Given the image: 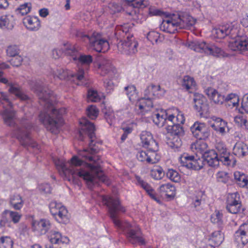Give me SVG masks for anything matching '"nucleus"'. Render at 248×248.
<instances>
[{"mask_svg":"<svg viewBox=\"0 0 248 248\" xmlns=\"http://www.w3.org/2000/svg\"><path fill=\"white\" fill-rule=\"evenodd\" d=\"M48 238L52 244H67L69 242V238L62 234L59 232L51 230L48 234Z\"/></svg>","mask_w":248,"mask_h":248,"instance_id":"cd10ccee","label":"nucleus"},{"mask_svg":"<svg viewBox=\"0 0 248 248\" xmlns=\"http://www.w3.org/2000/svg\"><path fill=\"white\" fill-rule=\"evenodd\" d=\"M160 38V34L155 31H151L149 32L147 35V38L153 44L157 43Z\"/></svg>","mask_w":248,"mask_h":248,"instance_id":"13d9d810","label":"nucleus"},{"mask_svg":"<svg viewBox=\"0 0 248 248\" xmlns=\"http://www.w3.org/2000/svg\"><path fill=\"white\" fill-rule=\"evenodd\" d=\"M223 240L224 235L220 231L214 232L211 233L209 238V240L217 246L220 245L223 241Z\"/></svg>","mask_w":248,"mask_h":248,"instance_id":"58836bf2","label":"nucleus"},{"mask_svg":"<svg viewBox=\"0 0 248 248\" xmlns=\"http://www.w3.org/2000/svg\"><path fill=\"white\" fill-rule=\"evenodd\" d=\"M31 128V126L30 124L23 125L21 127H18L14 131L13 136L18 139L23 145H30L31 141L30 137Z\"/></svg>","mask_w":248,"mask_h":248,"instance_id":"4468645a","label":"nucleus"},{"mask_svg":"<svg viewBox=\"0 0 248 248\" xmlns=\"http://www.w3.org/2000/svg\"><path fill=\"white\" fill-rule=\"evenodd\" d=\"M239 101V97L235 93L229 94L225 97L224 102L225 105L231 108L237 107L238 105Z\"/></svg>","mask_w":248,"mask_h":248,"instance_id":"c9c22d12","label":"nucleus"},{"mask_svg":"<svg viewBox=\"0 0 248 248\" xmlns=\"http://www.w3.org/2000/svg\"><path fill=\"white\" fill-rule=\"evenodd\" d=\"M233 154L239 157H244L248 154V146L242 141L237 142L233 148Z\"/></svg>","mask_w":248,"mask_h":248,"instance_id":"7c9ffc66","label":"nucleus"},{"mask_svg":"<svg viewBox=\"0 0 248 248\" xmlns=\"http://www.w3.org/2000/svg\"><path fill=\"white\" fill-rule=\"evenodd\" d=\"M102 111L104 113L105 118L108 123L111 125L115 121V115L113 111L111 108H107L105 107L102 108Z\"/></svg>","mask_w":248,"mask_h":248,"instance_id":"09e8293b","label":"nucleus"},{"mask_svg":"<svg viewBox=\"0 0 248 248\" xmlns=\"http://www.w3.org/2000/svg\"><path fill=\"white\" fill-rule=\"evenodd\" d=\"M12 57V58L10 60V62L13 66H18L21 64L22 58L20 56H16Z\"/></svg>","mask_w":248,"mask_h":248,"instance_id":"e2e57ef3","label":"nucleus"},{"mask_svg":"<svg viewBox=\"0 0 248 248\" xmlns=\"http://www.w3.org/2000/svg\"><path fill=\"white\" fill-rule=\"evenodd\" d=\"M165 93V90L161 88L159 85H150L145 91L146 96H148L152 100L153 98L162 97Z\"/></svg>","mask_w":248,"mask_h":248,"instance_id":"393cba45","label":"nucleus"},{"mask_svg":"<svg viewBox=\"0 0 248 248\" xmlns=\"http://www.w3.org/2000/svg\"><path fill=\"white\" fill-rule=\"evenodd\" d=\"M217 92H218L216 89L211 87L207 88L205 90L206 94L211 100H212L213 97H214Z\"/></svg>","mask_w":248,"mask_h":248,"instance_id":"338daca9","label":"nucleus"},{"mask_svg":"<svg viewBox=\"0 0 248 248\" xmlns=\"http://www.w3.org/2000/svg\"><path fill=\"white\" fill-rule=\"evenodd\" d=\"M10 204L13 208L19 210L23 207L24 202L19 195L15 194L10 198Z\"/></svg>","mask_w":248,"mask_h":248,"instance_id":"e433bc0d","label":"nucleus"},{"mask_svg":"<svg viewBox=\"0 0 248 248\" xmlns=\"http://www.w3.org/2000/svg\"><path fill=\"white\" fill-rule=\"evenodd\" d=\"M179 160L182 166L188 169L199 170L203 167V159L197 155L194 157L184 154L179 157Z\"/></svg>","mask_w":248,"mask_h":248,"instance_id":"9b49d317","label":"nucleus"},{"mask_svg":"<svg viewBox=\"0 0 248 248\" xmlns=\"http://www.w3.org/2000/svg\"><path fill=\"white\" fill-rule=\"evenodd\" d=\"M126 94L131 102H135L138 99V95L136 87L134 85H129L125 87Z\"/></svg>","mask_w":248,"mask_h":248,"instance_id":"37998d69","label":"nucleus"},{"mask_svg":"<svg viewBox=\"0 0 248 248\" xmlns=\"http://www.w3.org/2000/svg\"><path fill=\"white\" fill-rule=\"evenodd\" d=\"M104 97L102 93H98L96 90H89L88 93V99L91 102H98Z\"/></svg>","mask_w":248,"mask_h":248,"instance_id":"79ce46f5","label":"nucleus"},{"mask_svg":"<svg viewBox=\"0 0 248 248\" xmlns=\"http://www.w3.org/2000/svg\"><path fill=\"white\" fill-rule=\"evenodd\" d=\"M38 188L42 194L46 195L50 194L52 191V188L47 183L42 184L39 185Z\"/></svg>","mask_w":248,"mask_h":248,"instance_id":"680f3d73","label":"nucleus"},{"mask_svg":"<svg viewBox=\"0 0 248 248\" xmlns=\"http://www.w3.org/2000/svg\"><path fill=\"white\" fill-rule=\"evenodd\" d=\"M65 53L71 56L73 60L77 61L78 64L84 66L86 69L84 70L79 68L77 73V78H84L86 77L87 76V70L93 61V56L90 55L85 54H80L79 56H77V52L74 48L67 49Z\"/></svg>","mask_w":248,"mask_h":248,"instance_id":"0eeeda50","label":"nucleus"},{"mask_svg":"<svg viewBox=\"0 0 248 248\" xmlns=\"http://www.w3.org/2000/svg\"><path fill=\"white\" fill-rule=\"evenodd\" d=\"M39 99L45 102V110L39 115L40 121L51 133L57 134L63 123L62 116L66 112L65 108L57 110L54 107L53 102L55 97L52 91L47 88L36 91Z\"/></svg>","mask_w":248,"mask_h":248,"instance_id":"20e7f679","label":"nucleus"},{"mask_svg":"<svg viewBox=\"0 0 248 248\" xmlns=\"http://www.w3.org/2000/svg\"><path fill=\"white\" fill-rule=\"evenodd\" d=\"M136 121V119L132 118L124 122L122 124V129L124 131L131 133L137 126Z\"/></svg>","mask_w":248,"mask_h":248,"instance_id":"ea45409f","label":"nucleus"},{"mask_svg":"<svg viewBox=\"0 0 248 248\" xmlns=\"http://www.w3.org/2000/svg\"><path fill=\"white\" fill-rule=\"evenodd\" d=\"M235 183L240 187H247L248 185V175L241 171H236L233 173Z\"/></svg>","mask_w":248,"mask_h":248,"instance_id":"c756f323","label":"nucleus"},{"mask_svg":"<svg viewBox=\"0 0 248 248\" xmlns=\"http://www.w3.org/2000/svg\"><path fill=\"white\" fill-rule=\"evenodd\" d=\"M77 35L84 41H89L90 46L96 52L105 53L109 48L108 42L102 39L101 34L98 32L94 31L91 35H89L79 32Z\"/></svg>","mask_w":248,"mask_h":248,"instance_id":"423d86ee","label":"nucleus"},{"mask_svg":"<svg viewBox=\"0 0 248 248\" xmlns=\"http://www.w3.org/2000/svg\"><path fill=\"white\" fill-rule=\"evenodd\" d=\"M188 26L189 25L179 16L174 15L171 17L163 20L160 26V28L163 31L174 33L178 28H184Z\"/></svg>","mask_w":248,"mask_h":248,"instance_id":"6e6552de","label":"nucleus"},{"mask_svg":"<svg viewBox=\"0 0 248 248\" xmlns=\"http://www.w3.org/2000/svg\"><path fill=\"white\" fill-rule=\"evenodd\" d=\"M193 135L198 139L205 140L209 135L206 126L204 123L195 122L190 127Z\"/></svg>","mask_w":248,"mask_h":248,"instance_id":"a211bd4d","label":"nucleus"},{"mask_svg":"<svg viewBox=\"0 0 248 248\" xmlns=\"http://www.w3.org/2000/svg\"><path fill=\"white\" fill-rule=\"evenodd\" d=\"M50 76H53L54 78H73L74 77L73 74L69 70H64L63 69H60L57 70L56 71H53Z\"/></svg>","mask_w":248,"mask_h":248,"instance_id":"a18cd8bd","label":"nucleus"},{"mask_svg":"<svg viewBox=\"0 0 248 248\" xmlns=\"http://www.w3.org/2000/svg\"><path fill=\"white\" fill-rule=\"evenodd\" d=\"M153 119L154 123L158 127H163L167 124L166 129L170 134L169 145L174 149L180 147L182 144V138L185 135L184 128L180 125L185 122L184 113L175 108L166 110L161 109L154 115Z\"/></svg>","mask_w":248,"mask_h":248,"instance_id":"f03ea898","label":"nucleus"},{"mask_svg":"<svg viewBox=\"0 0 248 248\" xmlns=\"http://www.w3.org/2000/svg\"><path fill=\"white\" fill-rule=\"evenodd\" d=\"M217 180L218 182L223 183H228L230 179L229 173L225 171H220L216 174Z\"/></svg>","mask_w":248,"mask_h":248,"instance_id":"864d4df0","label":"nucleus"},{"mask_svg":"<svg viewBox=\"0 0 248 248\" xmlns=\"http://www.w3.org/2000/svg\"><path fill=\"white\" fill-rule=\"evenodd\" d=\"M224 100L225 97L217 92L212 101L215 104H221L224 102Z\"/></svg>","mask_w":248,"mask_h":248,"instance_id":"0e129e2a","label":"nucleus"},{"mask_svg":"<svg viewBox=\"0 0 248 248\" xmlns=\"http://www.w3.org/2000/svg\"><path fill=\"white\" fill-rule=\"evenodd\" d=\"M132 25L131 24H124L117 26L115 29V34L117 38L121 40L118 44V50L126 55L134 54L138 51V42L131 33Z\"/></svg>","mask_w":248,"mask_h":248,"instance_id":"39448f33","label":"nucleus"},{"mask_svg":"<svg viewBox=\"0 0 248 248\" xmlns=\"http://www.w3.org/2000/svg\"><path fill=\"white\" fill-rule=\"evenodd\" d=\"M151 177L155 180H160L164 175L163 169L160 166H155L150 172Z\"/></svg>","mask_w":248,"mask_h":248,"instance_id":"de8ad7c7","label":"nucleus"},{"mask_svg":"<svg viewBox=\"0 0 248 248\" xmlns=\"http://www.w3.org/2000/svg\"><path fill=\"white\" fill-rule=\"evenodd\" d=\"M0 102L7 106V108L3 107V111L1 113L5 123L9 126L14 125L15 120V112L12 110L11 102H9L6 95L3 92H0Z\"/></svg>","mask_w":248,"mask_h":248,"instance_id":"9d476101","label":"nucleus"},{"mask_svg":"<svg viewBox=\"0 0 248 248\" xmlns=\"http://www.w3.org/2000/svg\"><path fill=\"white\" fill-rule=\"evenodd\" d=\"M23 23L26 28L31 31H37L40 27V21L34 16H27L23 19Z\"/></svg>","mask_w":248,"mask_h":248,"instance_id":"b1692460","label":"nucleus"},{"mask_svg":"<svg viewBox=\"0 0 248 248\" xmlns=\"http://www.w3.org/2000/svg\"><path fill=\"white\" fill-rule=\"evenodd\" d=\"M207 44L204 41H192L188 44V47L194 51L205 54Z\"/></svg>","mask_w":248,"mask_h":248,"instance_id":"2f4dec72","label":"nucleus"},{"mask_svg":"<svg viewBox=\"0 0 248 248\" xmlns=\"http://www.w3.org/2000/svg\"><path fill=\"white\" fill-rule=\"evenodd\" d=\"M234 122L237 126L248 132V121L245 115L239 114L236 116L234 118Z\"/></svg>","mask_w":248,"mask_h":248,"instance_id":"f704fd0d","label":"nucleus"},{"mask_svg":"<svg viewBox=\"0 0 248 248\" xmlns=\"http://www.w3.org/2000/svg\"><path fill=\"white\" fill-rule=\"evenodd\" d=\"M182 86L187 91L196 89V82L194 78H181Z\"/></svg>","mask_w":248,"mask_h":248,"instance_id":"49530a36","label":"nucleus"},{"mask_svg":"<svg viewBox=\"0 0 248 248\" xmlns=\"http://www.w3.org/2000/svg\"><path fill=\"white\" fill-rule=\"evenodd\" d=\"M194 107L199 112L203 111L206 108V99L201 94L196 93L193 99Z\"/></svg>","mask_w":248,"mask_h":248,"instance_id":"473e14b6","label":"nucleus"},{"mask_svg":"<svg viewBox=\"0 0 248 248\" xmlns=\"http://www.w3.org/2000/svg\"><path fill=\"white\" fill-rule=\"evenodd\" d=\"M205 54L212 55L214 57H226V54L220 47L217 46L214 44H207Z\"/></svg>","mask_w":248,"mask_h":248,"instance_id":"c85d7f7f","label":"nucleus"},{"mask_svg":"<svg viewBox=\"0 0 248 248\" xmlns=\"http://www.w3.org/2000/svg\"><path fill=\"white\" fill-rule=\"evenodd\" d=\"M7 55L10 57L19 56L20 49L18 46L16 45H11L7 47L6 50Z\"/></svg>","mask_w":248,"mask_h":248,"instance_id":"4d7b16f0","label":"nucleus"},{"mask_svg":"<svg viewBox=\"0 0 248 248\" xmlns=\"http://www.w3.org/2000/svg\"><path fill=\"white\" fill-rule=\"evenodd\" d=\"M14 26V23L12 17L7 16H0V28L12 30Z\"/></svg>","mask_w":248,"mask_h":248,"instance_id":"4c0bfd02","label":"nucleus"},{"mask_svg":"<svg viewBox=\"0 0 248 248\" xmlns=\"http://www.w3.org/2000/svg\"><path fill=\"white\" fill-rule=\"evenodd\" d=\"M166 175L169 179L174 182L178 183L180 181V175L175 170L173 169H169L166 173Z\"/></svg>","mask_w":248,"mask_h":248,"instance_id":"603ef678","label":"nucleus"},{"mask_svg":"<svg viewBox=\"0 0 248 248\" xmlns=\"http://www.w3.org/2000/svg\"><path fill=\"white\" fill-rule=\"evenodd\" d=\"M234 242L240 247H243L248 244V224L244 223L240 225L234 234Z\"/></svg>","mask_w":248,"mask_h":248,"instance_id":"2eb2a0df","label":"nucleus"},{"mask_svg":"<svg viewBox=\"0 0 248 248\" xmlns=\"http://www.w3.org/2000/svg\"><path fill=\"white\" fill-rule=\"evenodd\" d=\"M138 184L148 193L151 198L155 199V196L154 194V190L148 183L140 178L138 179Z\"/></svg>","mask_w":248,"mask_h":248,"instance_id":"8fccbe9b","label":"nucleus"},{"mask_svg":"<svg viewBox=\"0 0 248 248\" xmlns=\"http://www.w3.org/2000/svg\"><path fill=\"white\" fill-rule=\"evenodd\" d=\"M101 199L103 203L108 207L110 217L115 226L125 234L128 241L133 245H144L145 241L138 228L119 218L118 214L125 212L124 207L120 204L119 199L108 196H102Z\"/></svg>","mask_w":248,"mask_h":248,"instance_id":"7ed1b4c3","label":"nucleus"},{"mask_svg":"<svg viewBox=\"0 0 248 248\" xmlns=\"http://www.w3.org/2000/svg\"><path fill=\"white\" fill-rule=\"evenodd\" d=\"M140 140L144 147L152 150H157V143L154 140L153 135L150 132L142 131L140 134Z\"/></svg>","mask_w":248,"mask_h":248,"instance_id":"5701e85b","label":"nucleus"},{"mask_svg":"<svg viewBox=\"0 0 248 248\" xmlns=\"http://www.w3.org/2000/svg\"><path fill=\"white\" fill-rule=\"evenodd\" d=\"M4 213L9 214L10 217L14 223H17L21 219V215L17 212L6 210Z\"/></svg>","mask_w":248,"mask_h":248,"instance_id":"bf43d9fd","label":"nucleus"},{"mask_svg":"<svg viewBox=\"0 0 248 248\" xmlns=\"http://www.w3.org/2000/svg\"><path fill=\"white\" fill-rule=\"evenodd\" d=\"M111 67V63L109 60L104 59L99 65V68L101 70L106 69L108 71Z\"/></svg>","mask_w":248,"mask_h":248,"instance_id":"69168bd1","label":"nucleus"},{"mask_svg":"<svg viewBox=\"0 0 248 248\" xmlns=\"http://www.w3.org/2000/svg\"><path fill=\"white\" fill-rule=\"evenodd\" d=\"M159 191L162 194L169 197H173L175 194V187L169 183L161 185L159 187Z\"/></svg>","mask_w":248,"mask_h":248,"instance_id":"72a5a7b5","label":"nucleus"},{"mask_svg":"<svg viewBox=\"0 0 248 248\" xmlns=\"http://www.w3.org/2000/svg\"><path fill=\"white\" fill-rule=\"evenodd\" d=\"M241 108L246 112H248V93L245 94L243 97Z\"/></svg>","mask_w":248,"mask_h":248,"instance_id":"774afa93","label":"nucleus"},{"mask_svg":"<svg viewBox=\"0 0 248 248\" xmlns=\"http://www.w3.org/2000/svg\"><path fill=\"white\" fill-rule=\"evenodd\" d=\"M13 243L9 236H3L0 237V248H12Z\"/></svg>","mask_w":248,"mask_h":248,"instance_id":"3c124183","label":"nucleus"},{"mask_svg":"<svg viewBox=\"0 0 248 248\" xmlns=\"http://www.w3.org/2000/svg\"><path fill=\"white\" fill-rule=\"evenodd\" d=\"M228 46L232 51H248V37H238L230 41Z\"/></svg>","mask_w":248,"mask_h":248,"instance_id":"6ab92c4d","label":"nucleus"},{"mask_svg":"<svg viewBox=\"0 0 248 248\" xmlns=\"http://www.w3.org/2000/svg\"><path fill=\"white\" fill-rule=\"evenodd\" d=\"M223 214L222 213L216 210L211 216L210 220L211 221L215 224L219 226H221L223 224Z\"/></svg>","mask_w":248,"mask_h":248,"instance_id":"c03bdc74","label":"nucleus"},{"mask_svg":"<svg viewBox=\"0 0 248 248\" xmlns=\"http://www.w3.org/2000/svg\"><path fill=\"white\" fill-rule=\"evenodd\" d=\"M64 47H65L64 49H54L53 50L52 56L54 59H56L59 58V57L62 56L63 53L67 55V54H66L65 53L66 51L68 49L73 48V47L72 46H70V47H69L68 46H64ZM67 55H68L67 54Z\"/></svg>","mask_w":248,"mask_h":248,"instance_id":"052dcab7","label":"nucleus"},{"mask_svg":"<svg viewBox=\"0 0 248 248\" xmlns=\"http://www.w3.org/2000/svg\"><path fill=\"white\" fill-rule=\"evenodd\" d=\"M31 4L30 2L25 3L21 5L17 9L18 14L21 16H24L28 14L31 10Z\"/></svg>","mask_w":248,"mask_h":248,"instance_id":"6e6d98bb","label":"nucleus"},{"mask_svg":"<svg viewBox=\"0 0 248 248\" xmlns=\"http://www.w3.org/2000/svg\"><path fill=\"white\" fill-rule=\"evenodd\" d=\"M157 150L148 149L147 151H140L137 154V158L141 162H146L150 164L156 163L160 158L156 152Z\"/></svg>","mask_w":248,"mask_h":248,"instance_id":"dca6fc26","label":"nucleus"},{"mask_svg":"<svg viewBox=\"0 0 248 248\" xmlns=\"http://www.w3.org/2000/svg\"><path fill=\"white\" fill-rule=\"evenodd\" d=\"M9 91L22 100H26L28 98L27 96L21 91L19 87L16 85H11Z\"/></svg>","mask_w":248,"mask_h":248,"instance_id":"a19ab883","label":"nucleus"},{"mask_svg":"<svg viewBox=\"0 0 248 248\" xmlns=\"http://www.w3.org/2000/svg\"><path fill=\"white\" fill-rule=\"evenodd\" d=\"M210 125L215 131L222 136L229 132L230 130L228 123L219 117H213Z\"/></svg>","mask_w":248,"mask_h":248,"instance_id":"f3484780","label":"nucleus"},{"mask_svg":"<svg viewBox=\"0 0 248 248\" xmlns=\"http://www.w3.org/2000/svg\"><path fill=\"white\" fill-rule=\"evenodd\" d=\"M153 107V102L148 96L137 100L136 103V109L138 113L144 115L150 110Z\"/></svg>","mask_w":248,"mask_h":248,"instance_id":"4be33fe9","label":"nucleus"},{"mask_svg":"<svg viewBox=\"0 0 248 248\" xmlns=\"http://www.w3.org/2000/svg\"><path fill=\"white\" fill-rule=\"evenodd\" d=\"M238 30L232 24H226L215 28L212 31V35L215 38L223 39L227 36L235 38L237 36Z\"/></svg>","mask_w":248,"mask_h":248,"instance_id":"f8f14e48","label":"nucleus"},{"mask_svg":"<svg viewBox=\"0 0 248 248\" xmlns=\"http://www.w3.org/2000/svg\"><path fill=\"white\" fill-rule=\"evenodd\" d=\"M32 229L39 234H44L50 228L51 223L49 220L41 219L33 220L31 222Z\"/></svg>","mask_w":248,"mask_h":248,"instance_id":"aec40b11","label":"nucleus"},{"mask_svg":"<svg viewBox=\"0 0 248 248\" xmlns=\"http://www.w3.org/2000/svg\"><path fill=\"white\" fill-rule=\"evenodd\" d=\"M202 157L208 164L212 167L218 166L220 161V157L217 155V152L214 150L205 152Z\"/></svg>","mask_w":248,"mask_h":248,"instance_id":"a878e982","label":"nucleus"},{"mask_svg":"<svg viewBox=\"0 0 248 248\" xmlns=\"http://www.w3.org/2000/svg\"><path fill=\"white\" fill-rule=\"evenodd\" d=\"M88 116L91 119H95L98 116L99 110L97 108L93 105L88 107L86 109Z\"/></svg>","mask_w":248,"mask_h":248,"instance_id":"5fc2aeb1","label":"nucleus"},{"mask_svg":"<svg viewBox=\"0 0 248 248\" xmlns=\"http://www.w3.org/2000/svg\"><path fill=\"white\" fill-rule=\"evenodd\" d=\"M241 203L237 195L236 194L230 195L227 201V210L232 214H237L241 210Z\"/></svg>","mask_w":248,"mask_h":248,"instance_id":"412c9836","label":"nucleus"},{"mask_svg":"<svg viewBox=\"0 0 248 248\" xmlns=\"http://www.w3.org/2000/svg\"><path fill=\"white\" fill-rule=\"evenodd\" d=\"M80 130L79 140H84V134L88 135L91 139L89 149H84L78 153V155L73 156L66 162L65 160L54 158L53 161L60 174L69 181L75 182L78 178L82 179L90 188L99 182H105L106 176L101 169L102 161L98 157L93 154L97 152L95 145L93 143L95 126L86 118H83L79 121Z\"/></svg>","mask_w":248,"mask_h":248,"instance_id":"f257e3e1","label":"nucleus"},{"mask_svg":"<svg viewBox=\"0 0 248 248\" xmlns=\"http://www.w3.org/2000/svg\"><path fill=\"white\" fill-rule=\"evenodd\" d=\"M216 149L217 155L220 157V162L224 165L234 166L235 165L236 160L234 159L233 156L230 155L224 143L217 142L216 145Z\"/></svg>","mask_w":248,"mask_h":248,"instance_id":"ddd939ff","label":"nucleus"},{"mask_svg":"<svg viewBox=\"0 0 248 248\" xmlns=\"http://www.w3.org/2000/svg\"><path fill=\"white\" fill-rule=\"evenodd\" d=\"M49 208L50 213L58 222L64 224L69 222L68 211L62 203L52 201L49 204Z\"/></svg>","mask_w":248,"mask_h":248,"instance_id":"1a4fd4ad","label":"nucleus"},{"mask_svg":"<svg viewBox=\"0 0 248 248\" xmlns=\"http://www.w3.org/2000/svg\"><path fill=\"white\" fill-rule=\"evenodd\" d=\"M202 140L199 139L193 142L190 146L191 151L199 156H202L203 153L206 152L205 150L207 148V143Z\"/></svg>","mask_w":248,"mask_h":248,"instance_id":"bb28decb","label":"nucleus"}]
</instances>
